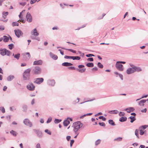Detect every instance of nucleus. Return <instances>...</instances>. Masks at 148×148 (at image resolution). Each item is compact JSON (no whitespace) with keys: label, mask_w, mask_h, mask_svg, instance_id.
<instances>
[{"label":"nucleus","mask_w":148,"mask_h":148,"mask_svg":"<svg viewBox=\"0 0 148 148\" xmlns=\"http://www.w3.org/2000/svg\"><path fill=\"white\" fill-rule=\"evenodd\" d=\"M83 125L80 121H77L74 123L73 124V130H78Z\"/></svg>","instance_id":"nucleus-2"},{"label":"nucleus","mask_w":148,"mask_h":148,"mask_svg":"<svg viewBox=\"0 0 148 148\" xmlns=\"http://www.w3.org/2000/svg\"><path fill=\"white\" fill-rule=\"evenodd\" d=\"M32 35H34L35 36H38L39 34L38 33L36 29V28L34 29L31 32Z\"/></svg>","instance_id":"nucleus-14"},{"label":"nucleus","mask_w":148,"mask_h":148,"mask_svg":"<svg viewBox=\"0 0 148 148\" xmlns=\"http://www.w3.org/2000/svg\"><path fill=\"white\" fill-rule=\"evenodd\" d=\"M33 131L36 133L37 136L41 138L42 137V132L39 130H36V129H33Z\"/></svg>","instance_id":"nucleus-10"},{"label":"nucleus","mask_w":148,"mask_h":148,"mask_svg":"<svg viewBox=\"0 0 148 148\" xmlns=\"http://www.w3.org/2000/svg\"><path fill=\"white\" fill-rule=\"evenodd\" d=\"M14 31L15 35L18 38H19L20 36H22L23 34L22 31L20 29L15 30Z\"/></svg>","instance_id":"nucleus-11"},{"label":"nucleus","mask_w":148,"mask_h":148,"mask_svg":"<svg viewBox=\"0 0 148 148\" xmlns=\"http://www.w3.org/2000/svg\"><path fill=\"white\" fill-rule=\"evenodd\" d=\"M86 56L87 57H91L92 56H95L92 54H89L86 55Z\"/></svg>","instance_id":"nucleus-59"},{"label":"nucleus","mask_w":148,"mask_h":148,"mask_svg":"<svg viewBox=\"0 0 148 148\" xmlns=\"http://www.w3.org/2000/svg\"><path fill=\"white\" fill-rule=\"evenodd\" d=\"M69 123V121L67 120H65L63 122V125L65 126H67Z\"/></svg>","instance_id":"nucleus-23"},{"label":"nucleus","mask_w":148,"mask_h":148,"mask_svg":"<svg viewBox=\"0 0 148 148\" xmlns=\"http://www.w3.org/2000/svg\"><path fill=\"white\" fill-rule=\"evenodd\" d=\"M73 131L75 132V134H76V135L77 136L79 134V133L77 132V131L78 130H73Z\"/></svg>","instance_id":"nucleus-61"},{"label":"nucleus","mask_w":148,"mask_h":148,"mask_svg":"<svg viewBox=\"0 0 148 148\" xmlns=\"http://www.w3.org/2000/svg\"><path fill=\"white\" fill-rule=\"evenodd\" d=\"M92 114V113H89L87 114H85L84 115L80 117V118H82L86 116H90Z\"/></svg>","instance_id":"nucleus-45"},{"label":"nucleus","mask_w":148,"mask_h":148,"mask_svg":"<svg viewBox=\"0 0 148 148\" xmlns=\"http://www.w3.org/2000/svg\"><path fill=\"white\" fill-rule=\"evenodd\" d=\"M52 120V118L51 117H49L47 121V123H50Z\"/></svg>","instance_id":"nucleus-51"},{"label":"nucleus","mask_w":148,"mask_h":148,"mask_svg":"<svg viewBox=\"0 0 148 148\" xmlns=\"http://www.w3.org/2000/svg\"><path fill=\"white\" fill-rule=\"evenodd\" d=\"M101 140L100 139H98L95 142V145L96 146H97L101 142Z\"/></svg>","instance_id":"nucleus-34"},{"label":"nucleus","mask_w":148,"mask_h":148,"mask_svg":"<svg viewBox=\"0 0 148 148\" xmlns=\"http://www.w3.org/2000/svg\"><path fill=\"white\" fill-rule=\"evenodd\" d=\"M25 10H23L20 13V14L18 16H19V18L20 19H22V18H23V15H22V13L23 12H25Z\"/></svg>","instance_id":"nucleus-40"},{"label":"nucleus","mask_w":148,"mask_h":148,"mask_svg":"<svg viewBox=\"0 0 148 148\" xmlns=\"http://www.w3.org/2000/svg\"><path fill=\"white\" fill-rule=\"evenodd\" d=\"M119 112L117 110H111L109 112V113L111 114H116Z\"/></svg>","instance_id":"nucleus-22"},{"label":"nucleus","mask_w":148,"mask_h":148,"mask_svg":"<svg viewBox=\"0 0 148 148\" xmlns=\"http://www.w3.org/2000/svg\"><path fill=\"white\" fill-rule=\"evenodd\" d=\"M116 68L119 71H123L124 70V67L123 65L120 63L119 61L116 62L115 64Z\"/></svg>","instance_id":"nucleus-5"},{"label":"nucleus","mask_w":148,"mask_h":148,"mask_svg":"<svg viewBox=\"0 0 148 148\" xmlns=\"http://www.w3.org/2000/svg\"><path fill=\"white\" fill-rule=\"evenodd\" d=\"M76 70L81 73H82L85 71L86 70V69L83 68L81 69H80L78 68H77L76 69Z\"/></svg>","instance_id":"nucleus-27"},{"label":"nucleus","mask_w":148,"mask_h":148,"mask_svg":"<svg viewBox=\"0 0 148 148\" xmlns=\"http://www.w3.org/2000/svg\"><path fill=\"white\" fill-rule=\"evenodd\" d=\"M135 134L137 138H139L138 136V129H136L135 130Z\"/></svg>","instance_id":"nucleus-33"},{"label":"nucleus","mask_w":148,"mask_h":148,"mask_svg":"<svg viewBox=\"0 0 148 148\" xmlns=\"http://www.w3.org/2000/svg\"><path fill=\"white\" fill-rule=\"evenodd\" d=\"M20 56V54L18 53L17 54L15 55L14 56V58H16L17 60H18Z\"/></svg>","instance_id":"nucleus-39"},{"label":"nucleus","mask_w":148,"mask_h":148,"mask_svg":"<svg viewBox=\"0 0 148 148\" xmlns=\"http://www.w3.org/2000/svg\"><path fill=\"white\" fill-rule=\"evenodd\" d=\"M26 4V2H20L19 4L21 5L22 6H24Z\"/></svg>","instance_id":"nucleus-58"},{"label":"nucleus","mask_w":148,"mask_h":148,"mask_svg":"<svg viewBox=\"0 0 148 148\" xmlns=\"http://www.w3.org/2000/svg\"><path fill=\"white\" fill-rule=\"evenodd\" d=\"M108 123L109 124H110L111 125H113V126L115 125L114 122L112 120H111V119L109 120L108 121Z\"/></svg>","instance_id":"nucleus-30"},{"label":"nucleus","mask_w":148,"mask_h":148,"mask_svg":"<svg viewBox=\"0 0 148 148\" xmlns=\"http://www.w3.org/2000/svg\"><path fill=\"white\" fill-rule=\"evenodd\" d=\"M68 68L69 69L71 70H76V69L74 67V66H70L68 67Z\"/></svg>","instance_id":"nucleus-55"},{"label":"nucleus","mask_w":148,"mask_h":148,"mask_svg":"<svg viewBox=\"0 0 148 148\" xmlns=\"http://www.w3.org/2000/svg\"><path fill=\"white\" fill-rule=\"evenodd\" d=\"M87 60L88 61H93V59L92 58H88L87 59Z\"/></svg>","instance_id":"nucleus-62"},{"label":"nucleus","mask_w":148,"mask_h":148,"mask_svg":"<svg viewBox=\"0 0 148 148\" xmlns=\"http://www.w3.org/2000/svg\"><path fill=\"white\" fill-rule=\"evenodd\" d=\"M47 83L50 86H53L55 84V82L54 79H49Z\"/></svg>","instance_id":"nucleus-13"},{"label":"nucleus","mask_w":148,"mask_h":148,"mask_svg":"<svg viewBox=\"0 0 148 148\" xmlns=\"http://www.w3.org/2000/svg\"><path fill=\"white\" fill-rule=\"evenodd\" d=\"M14 78V76L13 75H10L7 77V79L8 81H10Z\"/></svg>","instance_id":"nucleus-24"},{"label":"nucleus","mask_w":148,"mask_h":148,"mask_svg":"<svg viewBox=\"0 0 148 148\" xmlns=\"http://www.w3.org/2000/svg\"><path fill=\"white\" fill-rule=\"evenodd\" d=\"M31 69H28L25 71L23 73V78L24 80H28L30 79V73Z\"/></svg>","instance_id":"nucleus-1"},{"label":"nucleus","mask_w":148,"mask_h":148,"mask_svg":"<svg viewBox=\"0 0 148 148\" xmlns=\"http://www.w3.org/2000/svg\"><path fill=\"white\" fill-rule=\"evenodd\" d=\"M19 24L17 22H13L12 23V26L14 27L16 26H18Z\"/></svg>","instance_id":"nucleus-37"},{"label":"nucleus","mask_w":148,"mask_h":148,"mask_svg":"<svg viewBox=\"0 0 148 148\" xmlns=\"http://www.w3.org/2000/svg\"><path fill=\"white\" fill-rule=\"evenodd\" d=\"M134 109L133 107H130L126 108L125 110L128 113H130L131 112H133L134 110Z\"/></svg>","instance_id":"nucleus-19"},{"label":"nucleus","mask_w":148,"mask_h":148,"mask_svg":"<svg viewBox=\"0 0 148 148\" xmlns=\"http://www.w3.org/2000/svg\"><path fill=\"white\" fill-rule=\"evenodd\" d=\"M77 99L78 100L77 102H76L75 101H74L72 102V103L73 104L75 105V104L77 103H78L79 101V98H77Z\"/></svg>","instance_id":"nucleus-52"},{"label":"nucleus","mask_w":148,"mask_h":148,"mask_svg":"<svg viewBox=\"0 0 148 148\" xmlns=\"http://www.w3.org/2000/svg\"><path fill=\"white\" fill-rule=\"evenodd\" d=\"M9 48L10 49H12L14 47V45L12 44H10L8 45Z\"/></svg>","instance_id":"nucleus-47"},{"label":"nucleus","mask_w":148,"mask_h":148,"mask_svg":"<svg viewBox=\"0 0 148 148\" xmlns=\"http://www.w3.org/2000/svg\"><path fill=\"white\" fill-rule=\"evenodd\" d=\"M98 119H102V120L103 121H105L106 120V118L103 116H99V117Z\"/></svg>","instance_id":"nucleus-44"},{"label":"nucleus","mask_w":148,"mask_h":148,"mask_svg":"<svg viewBox=\"0 0 148 148\" xmlns=\"http://www.w3.org/2000/svg\"><path fill=\"white\" fill-rule=\"evenodd\" d=\"M147 127H148V125H144L141 126L140 127V128H142L143 129H146Z\"/></svg>","instance_id":"nucleus-41"},{"label":"nucleus","mask_w":148,"mask_h":148,"mask_svg":"<svg viewBox=\"0 0 148 148\" xmlns=\"http://www.w3.org/2000/svg\"><path fill=\"white\" fill-rule=\"evenodd\" d=\"M9 40V37L6 36H3V41L5 42H6L8 41Z\"/></svg>","instance_id":"nucleus-28"},{"label":"nucleus","mask_w":148,"mask_h":148,"mask_svg":"<svg viewBox=\"0 0 148 148\" xmlns=\"http://www.w3.org/2000/svg\"><path fill=\"white\" fill-rule=\"evenodd\" d=\"M72 56H65L64 57V58L65 59H72Z\"/></svg>","instance_id":"nucleus-54"},{"label":"nucleus","mask_w":148,"mask_h":148,"mask_svg":"<svg viewBox=\"0 0 148 148\" xmlns=\"http://www.w3.org/2000/svg\"><path fill=\"white\" fill-rule=\"evenodd\" d=\"M129 65L131 67V68H132L133 69H134L136 67V66L131 64H130Z\"/></svg>","instance_id":"nucleus-60"},{"label":"nucleus","mask_w":148,"mask_h":148,"mask_svg":"<svg viewBox=\"0 0 148 148\" xmlns=\"http://www.w3.org/2000/svg\"><path fill=\"white\" fill-rule=\"evenodd\" d=\"M45 132L47 133L48 134L51 135V132L50 131H49L48 130L46 129L45 130Z\"/></svg>","instance_id":"nucleus-46"},{"label":"nucleus","mask_w":148,"mask_h":148,"mask_svg":"<svg viewBox=\"0 0 148 148\" xmlns=\"http://www.w3.org/2000/svg\"><path fill=\"white\" fill-rule=\"evenodd\" d=\"M27 88L30 91H33L34 90L35 86L33 83H29L26 86Z\"/></svg>","instance_id":"nucleus-7"},{"label":"nucleus","mask_w":148,"mask_h":148,"mask_svg":"<svg viewBox=\"0 0 148 148\" xmlns=\"http://www.w3.org/2000/svg\"><path fill=\"white\" fill-rule=\"evenodd\" d=\"M23 123L25 125L32 127V123L28 119H25L23 121Z\"/></svg>","instance_id":"nucleus-8"},{"label":"nucleus","mask_w":148,"mask_h":148,"mask_svg":"<svg viewBox=\"0 0 148 148\" xmlns=\"http://www.w3.org/2000/svg\"><path fill=\"white\" fill-rule=\"evenodd\" d=\"M62 65L65 66H68L73 65V64L71 63L68 62H65L63 63L62 64Z\"/></svg>","instance_id":"nucleus-18"},{"label":"nucleus","mask_w":148,"mask_h":148,"mask_svg":"<svg viewBox=\"0 0 148 148\" xmlns=\"http://www.w3.org/2000/svg\"><path fill=\"white\" fill-rule=\"evenodd\" d=\"M122 138L121 137H119L115 138L114 139V141H121L122 140Z\"/></svg>","instance_id":"nucleus-38"},{"label":"nucleus","mask_w":148,"mask_h":148,"mask_svg":"<svg viewBox=\"0 0 148 148\" xmlns=\"http://www.w3.org/2000/svg\"><path fill=\"white\" fill-rule=\"evenodd\" d=\"M22 108L23 109V111L26 112L27 110V106L26 105H24L22 106Z\"/></svg>","instance_id":"nucleus-31"},{"label":"nucleus","mask_w":148,"mask_h":148,"mask_svg":"<svg viewBox=\"0 0 148 148\" xmlns=\"http://www.w3.org/2000/svg\"><path fill=\"white\" fill-rule=\"evenodd\" d=\"M145 132L143 131L142 130H140V134L141 135H143L144 134Z\"/></svg>","instance_id":"nucleus-56"},{"label":"nucleus","mask_w":148,"mask_h":148,"mask_svg":"<svg viewBox=\"0 0 148 148\" xmlns=\"http://www.w3.org/2000/svg\"><path fill=\"white\" fill-rule=\"evenodd\" d=\"M98 124L102 126L105 127L106 126L105 124L104 123H103V122H102V123L99 122L98 123Z\"/></svg>","instance_id":"nucleus-50"},{"label":"nucleus","mask_w":148,"mask_h":148,"mask_svg":"<svg viewBox=\"0 0 148 148\" xmlns=\"http://www.w3.org/2000/svg\"><path fill=\"white\" fill-rule=\"evenodd\" d=\"M36 148H41L40 145L39 143H38L37 144L36 146Z\"/></svg>","instance_id":"nucleus-64"},{"label":"nucleus","mask_w":148,"mask_h":148,"mask_svg":"<svg viewBox=\"0 0 148 148\" xmlns=\"http://www.w3.org/2000/svg\"><path fill=\"white\" fill-rule=\"evenodd\" d=\"M44 79L42 78H36L34 79V83L38 84H40L42 82Z\"/></svg>","instance_id":"nucleus-9"},{"label":"nucleus","mask_w":148,"mask_h":148,"mask_svg":"<svg viewBox=\"0 0 148 148\" xmlns=\"http://www.w3.org/2000/svg\"><path fill=\"white\" fill-rule=\"evenodd\" d=\"M97 66L99 67L101 69H102L103 68V65L101 63L98 62L97 63Z\"/></svg>","instance_id":"nucleus-42"},{"label":"nucleus","mask_w":148,"mask_h":148,"mask_svg":"<svg viewBox=\"0 0 148 148\" xmlns=\"http://www.w3.org/2000/svg\"><path fill=\"white\" fill-rule=\"evenodd\" d=\"M49 55H50V56L54 60H56L58 58V57L57 55L53 54L51 52H50Z\"/></svg>","instance_id":"nucleus-16"},{"label":"nucleus","mask_w":148,"mask_h":148,"mask_svg":"<svg viewBox=\"0 0 148 148\" xmlns=\"http://www.w3.org/2000/svg\"><path fill=\"white\" fill-rule=\"evenodd\" d=\"M42 63V61L40 60L34 61L33 62V64L34 65H41Z\"/></svg>","instance_id":"nucleus-15"},{"label":"nucleus","mask_w":148,"mask_h":148,"mask_svg":"<svg viewBox=\"0 0 148 148\" xmlns=\"http://www.w3.org/2000/svg\"><path fill=\"white\" fill-rule=\"evenodd\" d=\"M135 72L134 69L131 68H128L126 70V73L128 74H130Z\"/></svg>","instance_id":"nucleus-12"},{"label":"nucleus","mask_w":148,"mask_h":148,"mask_svg":"<svg viewBox=\"0 0 148 148\" xmlns=\"http://www.w3.org/2000/svg\"><path fill=\"white\" fill-rule=\"evenodd\" d=\"M125 113L124 112H120L119 114V115L120 116H122L125 115Z\"/></svg>","instance_id":"nucleus-53"},{"label":"nucleus","mask_w":148,"mask_h":148,"mask_svg":"<svg viewBox=\"0 0 148 148\" xmlns=\"http://www.w3.org/2000/svg\"><path fill=\"white\" fill-rule=\"evenodd\" d=\"M98 69L97 67H95L92 69V70L94 71H96L98 70Z\"/></svg>","instance_id":"nucleus-63"},{"label":"nucleus","mask_w":148,"mask_h":148,"mask_svg":"<svg viewBox=\"0 0 148 148\" xmlns=\"http://www.w3.org/2000/svg\"><path fill=\"white\" fill-rule=\"evenodd\" d=\"M129 119H131L130 122L131 123H133L136 119L135 117L132 116H130Z\"/></svg>","instance_id":"nucleus-26"},{"label":"nucleus","mask_w":148,"mask_h":148,"mask_svg":"<svg viewBox=\"0 0 148 148\" xmlns=\"http://www.w3.org/2000/svg\"><path fill=\"white\" fill-rule=\"evenodd\" d=\"M10 133L13 135L16 136L17 135V133L16 132L12 130L10 132Z\"/></svg>","instance_id":"nucleus-36"},{"label":"nucleus","mask_w":148,"mask_h":148,"mask_svg":"<svg viewBox=\"0 0 148 148\" xmlns=\"http://www.w3.org/2000/svg\"><path fill=\"white\" fill-rule=\"evenodd\" d=\"M27 21L29 23H31L32 21V15L29 12H27L26 15Z\"/></svg>","instance_id":"nucleus-6"},{"label":"nucleus","mask_w":148,"mask_h":148,"mask_svg":"<svg viewBox=\"0 0 148 148\" xmlns=\"http://www.w3.org/2000/svg\"><path fill=\"white\" fill-rule=\"evenodd\" d=\"M0 110L3 113H4L5 112V108L3 107H0Z\"/></svg>","instance_id":"nucleus-48"},{"label":"nucleus","mask_w":148,"mask_h":148,"mask_svg":"<svg viewBox=\"0 0 148 148\" xmlns=\"http://www.w3.org/2000/svg\"><path fill=\"white\" fill-rule=\"evenodd\" d=\"M24 57H26V60H29L30 58V55L29 52H27L23 54Z\"/></svg>","instance_id":"nucleus-17"},{"label":"nucleus","mask_w":148,"mask_h":148,"mask_svg":"<svg viewBox=\"0 0 148 148\" xmlns=\"http://www.w3.org/2000/svg\"><path fill=\"white\" fill-rule=\"evenodd\" d=\"M86 65L88 67H92L94 66V64L92 63H87Z\"/></svg>","instance_id":"nucleus-35"},{"label":"nucleus","mask_w":148,"mask_h":148,"mask_svg":"<svg viewBox=\"0 0 148 148\" xmlns=\"http://www.w3.org/2000/svg\"><path fill=\"white\" fill-rule=\"evenodd\" d=\"M74 142V141L73 140H71L70 141V145L71 147L72 146V145L73 144Z\"/></svg>","instance_id":"nucleus-57"},{"label":"nucleus","mask_w":148,"mask_h":148,"mask_svg":"<svg viewBox=\"0 0 148 148\" xmlns=\"http://www.w3.org/2000/svg\"><path fill=\"white\" fill-rule=\"evenodd\" d=\"M146 101V100H143L139 101L138 102V105L140 106H143L144 103Z\"/></svg>","instance_id":"nucleus-21"},{"label":"nucleus","mask_w":148,"mask_h":148,"mask_svg":"<svg viewBox=\"0 0 148 148\" xmlns=\"http://www.w3.org/2000/svg\"><path fill=\"white\" fill-rule=\"evenodd\" d=\"M61 121V119H55L54 122L55 123H58L60 122Z\"/></svg>","instance_id":"nucleus-43"},{"label":"nucleus","mask_w":148,"mask_h":148,"mask_svg":"<svg viewBox=\"0 0 148 148\" xmlns=\"http://www.w3.org/2000/svg\"><path fill=\"white\" fill-rule=\"evenodd\" d=\"M10 53V51L6 49H0V54L2 56L7 55L8 56H9Z\"/></svg>","instance_id":"nucleus-3"},{"label":"nucleus","mask_w":148,"mask_h":148,"mask_svg":"<svg viewBox=\"0 0 148 148\" xmlns=\"http://www.w3.org/2000/svg\"><path fill=\"white\" fill-rule=\"evenodd\" d=\"M9 13L8 12H2V17L4 19H5Z\"/></svg>","instance_id":"nucleus-20"},{"label":"nucleus","mask_w":148,"mask_h":148,"mask_svg":"<svg viewBox=\"0 0 148 148\" xmlns=\"http://www.w3.org/2000/svg\"><path fill=\"white\" fill-rule=\"evenodd\" d=\"M80 58H81L79 56H72V59L73 60H79L80 59Z\"/></svg>","instance_id":"nucleus-32"},{"label":"nucleus","mask_w":148,"mask_h":148,"mask_svg":"<svg viewBox=\"0 0 148 148\" xmlns=\"http://www.w3.org/2000/svg\"><path fill=\"white\" fill-rule=\"evenodd\" d=\"M66 50H67L69 51H70L73 53H76V51L71 49H66Z\"/></svg>","instance_id":"nucleus-49"},{"label":"nucleus","mask_w":148,"mask_h":148,"mask_svg":"<svg viewBox=\"0 0 148 148\" xmlns=\"http://www.w3.org/2000/svg\"><path fill=\"white\" fill-rule=\"evenodd\" d=\"M127 119V118L126 117L124 116V117H121L120 119H119V121L120 122H124L126 121Z\"/></svg>","instance_id":"nucleus-25"},{"label":"nucleus","mask_w":148,"mask_h":148,"mask_svg":"<svg viewBox=\"0 0 148 148\" xmlns=\"http://www.w3.org/2000/svg\"><path fill=\"white\" fill-rule=\"evenodd\" d=\"M41 68L38 66H36L33 69L32 71L34 74L38 75L40 74L41 72Z\"/></svg>","instance_id":"nucleus-4"},{"label":"nucleus","mask_w":148,"mask_h":148,"mask_svg":"<svg viewBox=\"0 0 148 148\" xmlns=\"http://www.w3.org/2000/svg\"><path fill=\"white\" fill-rule=\"evenodd\" d=\"M135 72L137 71V72H139L142 71L141 69L139 67L136 66L134 69Z\"/></svg>","instance_id":"nucleus-29"}]
</instances>
